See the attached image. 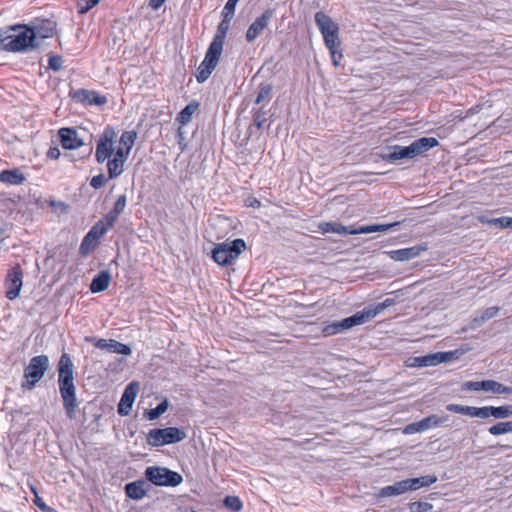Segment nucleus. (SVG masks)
I'll return each mask as SVG.
<instances>
[{"mask_svg": "<svg viewBox=\"0 0 512 512\" xmlns=\"http://www.w3.org/2000/svg\"><path fill=\"white\" fill-rule=\"evenodd\" d=\"M231 20L232 19L223 17V20L219 24L217 33L210 43L203 61L200 63L197 69L196 80L199 83L206 81L218 65L220 56L223 51L226 33L230 27Z\"/></svg>", "mask_w": 512, "mask_h": 512, "instance_id": "3", "label": "nucleus"}, {"mask_svg": "<svg viewBox=\"0 0 512 512\" xmlns=\"http://www.w3.org/2000/svg\"><path fill=\"white\" fill-rule=\"evenodd\" d=\"M315 21L324 38L326 47L328 49H332L334 46H340L338 39V24L323 12L316 13Z\"/></svg>", "mask_w": 512, "mask_h": 512, "instance_id": "11", "label": "nucleus"}, {"mask_svg": "<svg viewBox=\"0 0 512 512\" xmlns=\"http://www.w3.org/2000/svg\"><path fill=\"white\" fill-rule=\"evenodd\" d=\"M165 1L166 0H150L149 4L154 10H157L165 3Z\"/></svg>", "mask_w": 512, "mask_h": 512, "instance_id": "54", "label": "nucleus"}, {"mask_svg": "<svg viewBox=\"0 0 512 512\" xmlns=\"http://www.w3.org/2000/svg\"><path fill=\"white\" fill-rule=\"evenodd\" d=\"M273 11L270 9L265 10L254 22L248 27L245 38L248 42H253L259 35L262 34L265 28L271 22Z\"/></svg>", "mask_w": 512, "mask_h": 512, "instance_id": "17", "label": "nucleus"}, {"mask_svg": "<svg viewBox=\"0 0 512 512\" xmlns=\"http://www.w3.org/2000/svg\"><path fill=\"white\" fill-rule=\"evenodd\" d=\"M465 415L470 416V417H478V418H482V419L489 418V406H484V407L467 406Z\"/></svg>", "mask_w": 512, "mask_h": 512, "instance_id": "34", "label": "nucleus"}, {"mask_svg": "<svg viewBox=\"0 0 512 512\" xmlns=\"http://www.w3.org/2000/svg\"><path fill=\"white\" fill-rule=\"evenodd\" d=\"M118 214H116L114 211H110L106 216L105 218L102 220L104 221V225L107 226V229L109 230L113 224L115 223V221L117 220L118 218Z\"/></svg>", "mask_w": 512, "mask_h": 512, "instance_id": "49", "label": "nucleus"}, {"mask_svg": "<svg viewBox=\"0 0 512 512\" xmlns=\"http://www.w3.org/2000/svg\"><path fill=\"white\" fill-rule=\"evenodd\" d=\"M338 48L339 46H334L332 49H328L334 66H339L342 59V53L338 50Z\"/></svg>", "mask_w": 512, "mask_h": 512, "instance_id": "47", "label": "nucleus"}, {"mask_svg": "<svg viewBox=\"0 0 512 512\" xmlns=\"http://www.w3.org/2000/svg\"><path fill=\"white\" fill-rule=\"evenodd\" d=\"M408 483L409 491H415L422 487H427L434 484L437 481V477L434 475H426L418 478L406 479Z\"/></svg>", "mask_w": 512, "mask_h": 512, "instance_id": "27", "label": "nucleus"}, {"mask_svg": "<svg viewBox=\"0 0 512 512\" xmlns=\"http://www.w3.org/2000/svg\"><path fill=\"white\" fill-rule=\"evenodd\" d=\"M437 145L438 140L436 138L423 137L413 141L409 146H393L391 152L385 155L383 159L389 162H396L405 158L412 159Z\"/></svg>", "mask_w": 512, "mask_h": 512, "instance_id": "5", "label": "nucleus"}, {"mask_svg": "<svg viewBox=\"0 0 512 512\" xmlns=\"http://www.w3.org/2000/svg\"><path fill=\"white\" fill-rule=\"evenodd\" d=\"M168 409V402L167 400H164L160 404H158L157 407L150 409L147 413L148 418L150 420H155L158 417H160L162 414H164Z\"/></svg>", "mask_w": 512, "mask_h": 512, "instance_id": "37", "label": "nucleus"}, {"mask_svg": "<svg viewBox=\"0 0 512 512\" xmlns=\"http://www.w3.org/2000/svg\"><path fill=\"white\" fill-rule=\"evenodd\" d=\"M47 203L49 204L50 207L53 208V210L55 212H59V213H62L64 212V202L62 201H55V200H48Z\"/></svg>", "mask_w": 512, "mask_h": 512, "instance_id": "52", "label": "nucleus"}, {"mask_svg": "<svg viewBox=\"0 0 512 512\" xmlns=\"http://www.w3.org/2000/svg\"><path fill=\"white\" fill-rule=\"evenodd\" d=\"M488 431L494 436L512 433V421L498 422L489 427Z\"/></svg>", "mask_w": 512, "mask_h": 512, "instance_id": "33", "label": "nucleus"}, {"mask_svg": "<svg viewBox=\"0 0 512 512\" xmlns=\"http://www.w3.org/2000/svg\"><path fill=\"white\" fill-rule=\"evenodd\" d=\"M427 249L428 246L426 244H420L408 248L387 251L385 253L389 256L390 259L403 262L420 256V254L427 251Z\"/></svg>", "mask_w": 512, "mask_h": 512, "instance_id": "18", "label": "nucleus"}, {"mask_svg": "<svg viewBox=\"0 0 512 512\" xmlns=\"http://www.w3.org/2000/svg\"><path fill=\"white\" fill-rule=\"evenodd\" d=\"M30 490L34 494V496H38L39 495L37 488L34 485H32V484L30 485Z\"/></svg>", "mask_w": 512, "mask_h": 512, "instance_id": "56", "label": "nucleus"}, {"mask_svg": "<svg viewBox=\"0 0 512 512\" xmlns=\"http://www.w3.org/2000/svg\"><path fill=\"white\" fill-rule=\"evenodd\" d=\"M186 438V433L177 427L151 429L147 435V443L153 447L180 442Z\"/></svg>", "mask_w": 512, "mask_h": 512, "instance_id": "8", "label": "nucleus"}, {"mask_svg": "<svg viewBox=\"0 0 512 512\" xmlns=\"http://www.w3.org/2000/svg\"><path fill=\"white\" fill-rule=\"evenodd\" d=\"M393 303L392 299H386L382 303H378L375 307L365 309L361 312H358L350 317H347L339 322H334L330 325H327L323 332L325 335H335L342 331L348 330L354 326L361 325L371 320L379 313H381L385 308L389 307Z\"/></svg>", "mask_w": 512, "mask_h": 512, "instance_id": "4", "label": "nucleus"}, {"mask_svg": "<svg viewBox=\"0 0 512 512\" xmlns=\"http://www.w3.org/2000/svg\"><path fill=\"white\" fill-rule=\"evenodd\" d=\"M510 227L512 228V217H510Z\"/></svg>", "mask_w": 512, "mask_h": 512, "instance_id": "58", "label": "nucleus"}, {"mask_svg": "<svg viewBox=\"0 0 512 512\" xmlns=\"http://www.w3.org/2000/svg\"><path fill=\"white\" fill-rule=\"evenodd\" d=\"M198 106L199 105L197 102H190L178 114L177 121L182 125H186L187 123H189L192 119L193 114L198 109Z\"/></svg>", "mask_w": 512, "mask_h": 512, "instance_id": "29", "label": "nucleus"}, {"mask_svg": "<svg viewBox=\"0 0 512 512\" xmlns=\"http://www.w3.org/2000/svg\"><path fill=\"white\" fill-rule=\"evenodd\" d=\"M49 365V359L46 355H38L33 357L24 370L26 381L22 383L23 390H31L36 383L44 376Z\"/></svg>", "mask_w": 512, "mask_h": 512, "instance_id": "9", "label": "nucleus"}, {"mask_svg": "<svg viewBox=\"0 0 512 512\" xmlns=\"http://www.w3.org/2000/svg\"><path fill=\"white\" fill-rule=\"evenodd\" d=\"M448 420V416L431 415L420 420L423 431L438 427Z\"/></svg>", "mask_w": 512, "mask_h": 512, "instance_id": "31", "label": "nucleus"}, {"mask_svg": "<svg viewBox=\"0 0 512 512\" xmlns=\"http://www.w3.org/2000/svg\"><path fill=\"white\" fill-rule=\"evenodd\" d=\"M409 491L408 483L405 480L395 482L392 485L383 487L380 489L378 496L379 497H393L399 496Z\"/></svg>", "mask_w": 512, "mask_h": 512, "instance_id": "24", "label": "nucleus"}, {"mask_svg": "<svg viewBox=\"0 0 512 512\" xmlns=\"http://www.w3.org/2000/svg\"><path fill=\"white\" fill-rule=\"evenodd\" d=\"M245 249L246 244L243 239L237 238L233 241H225L214 247L212 258L219 265H229L235 261Z\"/></svg>", "mask_w": 512, "mask_h": 512, "instance_id": "7", "label": "nucleus"}, {"mask_svg": "<svg viewBox=\"0 0 512 512\" xmlns=\"http://www.w3.org/2000/svg\"><path fill=\"white\" fill-rule=\"evenodd\" d=\"M240 0H228L222 10V16L227 19H232L235 13L236 5Z\"/></svg>", "mask_w": 512, "mask_h": 512, "instance_id": "40", "label": "nucleus"}, {"mask_svg": "<svg viewBox=\"0 0 512 512\" xmlns=\"http://www.w3.org/2000/svg\"><path fill=\"white\" fill-rule=\"evenodd\" d=\"M271 92H272V87L270 85L261 87V89L257 95V98H256V103L259 104L265 100H269Z\"/></svg>", "mask_w": 512, "mask_h": 512, "instance_id": "43", "label": "nucleus"}, {"mask_svg": "<svg viewBox=\"0 0 512 512\" xmlns=\"http://www.w3.org/2000/svg\"><path fill=\"white\" fill-rule=\"evenodd\" d=\"M491 223L498 225L502 228H509L510 227V217H501L497 219H493Z\"/></svg>", "mask_w": 512, "mask_h": 512, "instance_id": "53", "label": "nucleus"}, {"mask_svg": "<svg viewBox=\"0 0 512 512\" xmlns=\"http://www.w3.org/2000/svg\"><path fill=\"white\" fill-rule=\"evenodd\" d=\"M69 96L75 102L81 103L86 106H104L107 103V98L104 95L97 93L94 90H71Z\"/></svg>", "mask_w": 512, "mask_h": 512, "instance_id": "15", "label": "nucleus"}, {"mask_svg": "<svg viewBox=\"0 0 512 512\" xmlns=\"http://www.w3.org/2000/svg\"><path fill=\"white\" fill-rule=\"evenodd\" d=\"M111 275L109 271L103 270L99 272L90 284V290L93 293H99L106 290L109 286Z\"/></svg>", "mask_w": 512, "mask_h": 512, "instance_id": "25", "label": "nucleus"}, {"mask_svg": "<svg viewBox=\"0 0 512 512\" xmlns=\"http://www.w3.org/2000/svg\"><path fill=\"white\" fill-rule=\"evenodd\" d=\"M146 478L157 486L175 487L182 483V476L164 467H148L145 471Z\"/></svg>", "mask_w": 512, "mask_h": 512, "instance_id": "10", "label": "nucleus"}, {"mask_svg": "<svg viewBox=\"0 0 512 512\" xmlns=\"http://www.w3.org/2000/svg\"><path fill=\"white\" fill-rule=\"evenodd\" d=\"M144 486L145 483L143 481L128 483L125 486L126 495L133 500H141L146 495Z\"/></svg>", "mask_w": 512, "mask_h": 512, "instance_id": "26", "label": "nucleus"}, {"mask_svg": "<svg viewBox=\"0 0 512 512\" xmlns=\"http://www.w3.org/2000/svg\"><path fill=\"white\" fill-rule=\"evenodd\" d=\"M23 286V273L19 266L12 267L8 270L5 279V295L9 300L16 299Z\"/></svg>", "mask_w": 512, "mask_h": 512, "instance_id": "13", "label": "nucleus"}, {"mask_svg": "<svg viewBox=\"0 0 512 512\" xmlns=\"http://www.w3.org/2000/svg\"><path fill=\"white\" fill-rule=\"evenodd\" d=\"M26 180L25 175L18 169H6L0 172V182L10 185L18 186Z\"/></svg>", "mask_w": 512, "mask_h": 512, "instance_id": "23", "label": "nucleus"}, {"mask_svg": "<svg viewBox=\"0 0 512 512\" xmlns=\"http://www.w3.org/2000/svg\"><path fill=\"white\" fill-rule=\"evenodd\" d=\"M403 432H404V434L410 435V434L420 433V432H424V431L422 429L420 421H418V422H414V423L407 425L404 428Z\"/></svg>", "mask_w": 512, "mask_h": 512, "instance_id": "46", "label": "nucleus"}, {"mask_svg": "<svg viewBox=\"0 0 512 512\" xmlns=\"http://www.w3.org/2000/svg\"><path fill=\"white\" fill-rule=\"evenodd\" d=\"M34 504L39 508L41 509L42 511H47V512H57L56 510L50 508L49 506H47L44 501L42 500V498L38 495V496H35V499H34Z\"/></svg>", "mask_w": 512, "mask_h": 512, "instance_id": "51", "label": "nucleus"}, {"mask_svg": "<svg viewBox=\"0 0 512 512\" xmlns=\"http://www.w3.org/2000/svg\"><path fill=\"white\" fill-rule=\"evenodd\" d=\"M224 505L232 511H240L242 509V502L237 496H227L224 499Z\"/></svg>", "mask_w": 512, "mask_h": 512, "instance_id": "39", "label": "nucleus"}, {"mask_svg": "<svg viewBox=\"0 0 512 512\" xmlns=\"http://www.w3.org/2000/svg\"><path fill=\"white\" fill-rule=\"evenodd\" d=\"M88 132L83 129L66 127V150L78 149L85 144Z\"/></svg>", "mask_w": 512, "mask_h": 512, "instance_id": "22", "label": "nucleus"}, {"mask_svg": "<svg viewBox=\"0 0 512 512\" xmlns=\"http://www.w3.org/2000/svg\"><path fill=\"white\" fill-rule=\"evenodd\" d=\"M116 136L113 128L106 127L99 136L95 150L96 161L98 163L107 162L109 179H115L124 172V165L137 139L135 131H124L116 146Z\"/></svg>", "mask_w": 512, "mask_h": 512, "instance_id": "1", "label": "nucleus"}, {"mask_svg": "<svg viewBox=\"0 0 512 512\" xmlns=\"http://www.w3.org/2000/svg\"><path fill=\"white\" fill-rule=\"evenodd\" d=\"M95 347L101 350H105L109 353H116L121 355H129L131 354V349L129 346L120 343L113 339H93L92 340Z\"/></svg>", "mask_w": 512, "mask_h": 512, "instance_id": "21", "label": "nucleus"}, {"mask_svg": "<svg viewBox=\"0 0 512 512\" xmlns=\"http://www.w3.org/2000/svg\"><path fill=\"white\" fill-rule=\"evenodd\" d=\"M139 390V385L136 382L130 383L124 390L120 402L118 404V413L120 415H128L132 405L136 399Z\"/></svg>", "mask_w": 512, "mask_h": 512, "instance_id": "20", "label": "nucleus"}, {"mask_svg": "<svg viewBox=\"0 0 512 512\" xmlns=\"http://www.w3.org/2000/svg\"><path fill=\"white\" fill-rule=\"evenodd\" d=\"M107 231L108 229L107 226L104 225V221H99L90 229L87 234H92V237L99 241V239L102 238L107 233Z\"/></svg>", "mask_w": 512, "mask_h": 512, "instance_id": "38", "label": "nucleus"}, {"mask_svg": "<svg viewBox=\"0 0 512 512\" xmlns=\"http://www.w3.org/2000/svg\"><path fill=\"white\" fill-rule=\"evenodd\" d=\"M411 512H428L432 509V505L428 502H413L409 505Z\"/></svg>", "mask_w": 512, "mask_h": 512, "instance_id": "42", "label": "nucleus"}, {"mask_svg": "<svg viewBox=\"0 0 512 512\" xmlns=\"http://www.w3.org/2000/svg\"><path fill=\"white\" fill-rule=\"evenodd\" d=\"M97 244L98 241L96 240V238H93L92 234H87L80 245V252L86 255L90 253L92 250H94Z\"/></svg>", "mask_w": 512, "mask_h": 512, "instance_id": "35", "label": "nucleus"}, {"mask_svg": "<svg viewBox=\"0 0 512 512\" xmlns=\"http://www.w3.org/2000/svg\"><path fill=\"white\" fill-rule=\"evenodd\" d=\"M58 388L61 398L64 400V353H62L58 360Z\"/></svg>", "mask_w": 512, "mask_h": 512, "instance_id": "36", "label": "nucleus"}, {"mask_svg": "<svg viewBox=\"0 0 512 512\" xmlns=\"http://www.w3.org/2000/svg\"><path fill=\"white\" fill-rule=\"evenodd\" d=\"M100 0H77L78 12L83 14L98 4Z\"/></svg>", "mask_w": 512, "mask_h": 512, "instance_id": "41", "label": "nucleus"}, {"mask_svg": "<svg viewBox=\"0 0 512 512\" xmlns=\"http://www.w3.org/2000/svg\"><path fill=\"white\" fill-rule=\"evenodd\" d=\"M58 143L61 145L62 148H64V127H61L58 129L57 141H53L54 146H51L48 149V151L46 153L47 158H49L51 160H56L60 157L61 152H60V149L58 148Z\"/></svg>", "mask_w": 512, "mask_h": 512, "instance_id": "28", "label": "nucleus"}, {"mask_svg": "<svg viewBox=\"0 0 512 512\" xmlns=\"http://www.w3.org/2000/svg\"><path fill=\"white\" fill-rule=\"evenodd\" d=\"M28 26L35 34V40L39 47L43 40L52 37L56 30V22L50 18L36 17L29 22Z\"/></svg>", "mask_w": 512, "mask_h": 512, "instance_id": "12", "label": "nucleus"}, {"mask_svg": "<svg viewBox=\"0 0 512 512\" xmlns=\"http://www.w3.org/2000/svg\"><path fill=\"white\" fill-rule=\"evenodd\" d=\"M489 417H494L495 419H506L512 417V405L499 407L489 406Z\"/></svg>", "mask_w": 512, "mask_h": 512, "instance_id": "30", "label": "nucleus"}, {"mask_svg": "<svg viewBox=\"0 0 512 512\" xmlns=\"http://www.w3.org/2000/svg\"><path fill=\"white\" fill-rule=\"evenodd\" d=\"M466 407H467V406L459 405V404H448V405L446 406V409H447L449 412H453V413H458V414L465 415V414H466Z\"/></svg>", "mask_w": 512, "mask_h": 512, "instance_id": "50", "label": "nucleus"}, {"mask_svg": "<svg viewBox=\"0 0 512 512\" xmlns=\"http://www.w3.org/2000/svg\"><path fill=\"white\" fill-rule=\"evenodd\" d=\"M105 183H106L105 176L103 174H99V175L94 176L91 179L90 185L95 189H99V188L103 187L105 185Z\"/></svg>", "mask_w": 512, "mask_h": 512, "instance_id": "48", "label": "nucleus"}, {"mask_svg": "<svg viewBox=\"0 0 512 512\" xmlns=\"http://www.w3.org/2000/svg\"><path fill=\"white\" fill-rule=\"evenodd\" d=\"M77 405L73 385V364L66 357V412L71 415Z\"/></svg>", "mask_w": 512, "mask_h": 512, "instance_id": "19", "label": "nucleus"}, {"mask_svg": "<svg viewBox=\"0 0 512 512\" xmlns=\"http://www.w3.org/2000/svg\"><path fill=\"white\" fill-rule=\"evenodd\" d=\"M126 207V196L121 195L117 198L113 210L116 214L120 215Z\"/></svg>", "mask_w": 512, "mask_h": 512, "instance_id": "45", "label": "nucleus"}, {"mask_svg": "<svg viewBox=\"0 0 512 512\" xmlns=\"http://www.w3.org/2000/svg\"><path fill=\"white\" fill-rule=\"evenodd\" d=\"M39 47L35 34L28 24H15L0 30V50L7 52H26Z\"/></svg>", "mask_w": 512, "mask_h": 512, "instance_id": "2", "label": "nucleus"}, {"mask_svg": "<svg viewBox=\"0 0 512 512\" xmlns=\"http://www.w3.org/2000/svg\"><path fill=\"white\" fill-rule=\"evenodd\" d=\"M466 388L473 391H486L495 394H512V387L503 385L494 380L470 381L465 384Z\"/></svg>", "mask_w": 512, "mask_h": 512, "instance_id": "16", "label": "nucleus"}, {"mask_svg": "<svg viewBox=\"0 0 512 512\" xmlns=\"http://www.w3.org/2000/svg\"><path fill=\"white\" fill-rule=\"evenodd\" d=\"M454 356V352H436L424 356L413 357L409 360L410 367H431L440 363L450 361Z\"/></svg>", "mask_w": 512, "mask_h": 512, "instance_id": "14", "label": "nucleus"}, {"mask_svg": "<svg viewBox=\"0 0 512 512\" xmlns=\"http://www.w3.org/2000/svg\"><path fill=\"white\" fill-rule=\"evenodd\" d=\"M60 265V268H59V271H62V264H61V261H59L58 263Z\"/></svg>", "mask_w": 512, "mask_h": 512, "instance_id": "57", "label": "nucleus"}, {"mask_svg": "<svg viewBox=\"0 0 512 512\" xmlns=\"http://www.w3.org/2000/svg\"><path fill=\"white\" fill-rule=\"evenodd\" d=\"M47 264L54 265L56 263V252H53L51 255H49L46 259Z\"/></svg>", "mask_w": 512, "mask_h": 512, "instance_id": "55", "label": "nucleus"}, {"mask_svg": "<svg viewBox=\"0 0 512 512\" xmlns=\"http://www.w3.org/2000/svg\"><path fill=\"white\" fill-rule=\"evenodd\" d=\"M498 307H489L485 311L482 312V314L478 317H475L472 321V327L476 328L481 326L483 323L488 321L489 319L495 317L498 314Z\"/></svg>", "mask_w": 512, "mask_h": 512, "instance_id": "32", "label": "nucleus"}, {"mask_svg": "<svg viewBox=\"0 0 512 512\" xmlns=\"http://www.w3.org/2000/svg\"><path fill=\"white\" fill-rule=\"evenodd\" d=\"M62 57L58 55L51 56L48 60V67L54 71H58L62 67Z\"/></svg>", "mask_w": 512, "mask_h": 512, "instance_id": "44", "label": "nucleus"}, {"mask_svg": "<svg viewBox=\"0 0 512 512\" xmlns=\"http://www.w3.org/2000/svg\"><path fill=\"white\" fill-rule=\"evenodd\" d=\"M399 224V222L389 223V224H374V225H365L360 226L356 229H348L346 226L338 223V222H322L319 224V229L323 233H336L340 235H357V234H368L374 232H384L392 227H395Z\"/></svg>", "mask_w": 512, "mask_h": 512, "instance_id": "6", "label": "nucleus"}]
</instances>
